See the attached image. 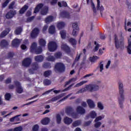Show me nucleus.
Instances as JSON below:
<instances>
[{
	"instance_id": "obj_1",
	"label": "nucleus",
	"mask_w": 131,
	"mask_h": 131,
	"mask_svg": "<svg viewBox=\"0 0 131 131\" xmlns=\"http://www.w3.org/2000/svg\"><path fill=\"white\" fill-rule=\"evenodd\" d=\"M76 113H72L71 114V116L73 117V118H78L79 117L78 116V114L80 115H83V114H85V109H84L81 106H78L76 108Z\"/></svg>"
},
{
	"instance_id": "obj_2",
	"label": "nucleus",
	"mask_w": 131,
	"mask_h": 131,
	"mask_svg": "<svg viewBox=\"0 0 131 131\" xmlns=\"http://www.w3.org/2000/svg\"><path fill=\"white\" fill-rule=\"evenodd\" d=\"M43 5L42 4H40L37 6V7L35 8V10L34 11V13H38V11L41 10V15H43L45 16L46 14H48V12L49 11V8L47 6H45V7H43Z\"/></svg>"
},
{
	"instance_id": "obj_3",
	"label": "nucleus",
	"mask_w": 131,
	"mask_h": 131,
	"mask_svg": "<svg viewBox=\"0 0 131 131\" xmlns=\"http://www.w3.org/2000/svg\"><path fill=\"white\" fill-rule=\"evenodd\" d=\"M115 42L117 49H122L123 48V39H119L116 35H115Z\"/></svg>"
},
{
	"instance_id": "obj_4",
	"label": "nucleus",
	"mask_w": 131,
	"mask_h": 131,
	"mask_svg": "<svg viewBox=\"0 0 131 131\" xmlns=\"http://www.w3.org/2000/svg\"><path fill=\"white\" fill-rule=\"evenodd\" d=\"M36 47H37V44L36 42H33L30 48V51L31 52H34L36 54H40L41 52H42V50L41 49V47L36 49Z\"/></svg>"
},
{
	"instance_id": "obj_5",
	"label": "nucleus",
	"mask_w": 131,
	"mask_h": 131,
	"mask_svg": "<svg viewBox=\"0 0 131 131\" xmlns=\"http://www.w3.org/2000/svg\"><path fill=\"white\" fill-rule=\"evenodd\" d=\"M86 89L89 92H96L99 91L100 87L97 84H92L86 86Z\"/></svg>"
},
{
	"instance_id": "obj_6",
	"label": "nucleus",
	"mask_w": 131,
	"mask_h": 131,
	"mask_svg": "<svg viewBox=\"0 0 131 131\" xmlns=\"http://www.w3.org/2000/svg\"><path fill=\"white\" fill-rule=\"evenodd\" d=\"M118 101L120 108H123V102H124V92H119Z\"/></svg>"
},
{
	"instance_id": "obj_7",
	"label": "nucleus",
	"mask_w": 131,
	"mask_h": 131,
	"mask_svg": "<svg viewBox=\"0 0 131 131\" xmlns=\"http://www.w3.org/2000/svg\"><path fill=\"white\" fill-rule=\"evenodd\" d=\"M64 69H65V67H64V64H63V63H57L55 64V71L56 72H62L64 71Z\"/></svg>"
},
{
	"instance_id": "obj_8",
	"label": "nucleus",
	"mask_w": 131,
	"mask_h": 131,
	"mask_svg": "<svg viewBox=\"0 0 131 131\" xmlns=\"http://www.w3.org/2000/svg\"><path fill=\"white\" fill-rule=\"evenodd\" d=\"M48 49L50 52H54L57 50V43L54 41H50L48 43Z\"/></svg>"
},
{
	"instance_id": "obj_9",
	"label": "nucleus",
	"mask_w": 131,
	"mask_h": 131,
	"mask_svg": "<svg viewBox=\"0 0 131 131\" xmlns=\"http://www.w3.org/2000/svg\"><path fill=\"white\" fill-rule=\"evenodd\" d=\"M72 28V35H73V36H76V35H77V32L78 31V26H77V24H76V23H74L73 24Z\"/></svg>"
},
{
	"instance_id": "obj_10",
	"label": "nucleus",
	"mask_w": 131,
	"mask_h": 131,
	"mask_svg": "<svg viewBox=\"0 0 131 131\" xmlns=\"http://www.w3.org/2000/svg\"><path fill=\"white\" fill-rule=\"evenodd\" d=\"M15 84L16 86V92L18 93V94H22V93H23V88L20 83L18 81H15Z\"/></svg>"
},
{
	"instance_id": "obj_11",
	"label": "nucleus",
	"mask_w": 131,
	"mask_h": 131,
	"mask_svg": "<svg viewBox=\"0 0 131 131\" xmlns=\"http://www.w3.org/2000/svg\"><path fill=\"white\" fill-rule=\"evenodd\" d=\"M23 66L25 67H28L31 64V59L30 58H25L22 62Z\"/></svg>"
},
{
	"instance_id": "obj_12",
	"label": "nucleus",
	"mask_w": 131,
	"mask_h": 131,
	"mask_svg": "<svg viewBox=\"0 0 131 131\" xmlns=\"http://www.w3.org/2000/svg\"><path fill=\"white\" fill-rule=\"evenodd\" d=\"M16 14H17V13L16 12V11L11 10L8 13H7L6 17L7 19H11V18H13V17H14V16H15V15H16Z\"/></svg>"
},
{
	"instance_id": "obj_13",
	"label": "nucleus",
	"mask_w": 131,
	"mask_h": 131,
	"mask_svg": "<svg viewBox=\"0 0 131 131\" xmlns=\"http://www.w3.org/2000/svg\"><path fill=\"white\" fill-rule=\"evenodd\" d=\"M97 9L100 11L101 14H102V12L104 10V7L101 4L100 0H97Z\"/></svg>"
},
{
	"instance_id": "obj_14",
	"label": "nucleus",
	"mask_w": 131,
	"mask_h": 131,
	"mask_svg": "<svg viewBox=\"0 0 131 131\" xmlns=\"http://www.w3.org/2000/svg\"><path fill=\"white\" fill-rule=\"evenodd\" d=\"M65 26H66V24L63 21H59L56 25V27L59 30L63 29Z\"/></svg>"
},
{
	"instance_id": "obj_15",
	"label": "nucleus",
	"mask_w": 131,
	"mask_h": 131,
	"mask_svg": "<svg viewBox=\"0 0 131 131\" xmlns=\"http://www.w3.org/2000/svg\"><path fill=\"white\" fill-rule=\"evenodd\" d=\"M86 102L89 105V106L91 109H94L95 107H96V104L92 99H88Z\"/></svg>"
},
{
	"instance_id": "obj_16",
	"label": "nucleus",
	"mask_w": 131,
	"mask_h": 131,
	"mask_svg": "<svg viewBox=\"0 0 131 131\" xmlns=\"http://www.w3.org/2000/svg\"><path fill=\"white\" fill-rule=\"evenodd\" d=\"M39 32V30L37 28H35L32 32L31 34V36L33 38H35L37 35H38V33Z\"/></svg>"
},
{
	"instance_id": "obj_17",
	"label": "nucleus",
	"mask_w": 131,
	"mask_h": 131,
	"mask_svg": "<svg viewBox=\"0 0 131 131\" xmlns=\"http://www.w3.org/2000/svg\"><path fill=\"white\" fill-rule=\"evenodd\" d=\"M89 117L90 118H92L93 119L96 118L97 117V113L95 111H92L90 112L89 116L86 117V119H89Z\"/></svg>"
},
{
	"instance_id": "obj_18",
	"label": "nucleus",
	"mask_w": 131,
	"mask_h": 131,
	"mask_svg": "<svg viewBox=\"0 0 131 131\" xmlns=\"http://www.w3.org/2000/svg\"><path fill=\"white\" fill-rule=\"evenodd\" d=\"M72 121H73L72 119L68 117H66L63 119V122L66 124H67L68 125H69V124H71V123H72Z\"/></svg>"
},
{
	"instance_id": "obj_19",
	"label": "nucleus",
	"mask_w": 131,
	"mask_h": 131,
	"mask_svg": "<svg viewBox=\"0 0 131 131\" xmlns=\"http://www.w3.org/2000/svg\"><path fill=\"white\" fill-rule=\"evenodd\" d=\"M38 64L37 63H33V69L32 70H29V73L30 74H33V72L35 71V70H37L38 69Z\"/></svg>"
},
{
	"instance_id": "obj_20",
	"label": "nucleus",
	"mask_w": 131,
	"mask_h": 131,
	"mask_svg": "<svg viewBox=\"0 0 131 131\" xmlns=\"http://www.w3.org/2000/svg\"><path fill=\"white\" fill-rule=\"evenodd\" d=\"M56 32V27L54 25H52L49 27V33L50 34H54Z\"/></svg>"
},
{
	"instance_id": "obj_21",
	"label": "nucleus",
	"mask_w": 131,
	"mask_h": 131,
	"mask_svg": "<svg viewBox=\"0 0 131 131\" xmlns=\"http://www.w3.org/2000/svg\"><path fill=\"white\" fill-rule=\"evenodd\" d=\"M50 122V118L46 117L43 118L41 120V123L43 124V125H47Z\"/></svg>"
},
{
	"instance_id": "obj_22",
	"label": "nucleus",
	"mask_w": 131,
	"mask_h": 131,
	"mask_svg": "<svg viewBox=\"0 0 131 131\" xmlns=\"http://www.w3.org/2000/svg\"><path fill=\"white\" fill-rule=\"evenodd\" d=\"M10 31H11V29H6V30L1 33L0 36L1 37H5V36H6V35H7L9 32H10Z\"/></svg>"
},
{
	"instance_id": "obj_23",
	"label": "nucleus",
	"mask_w": 131,
	"mask_h": 131,
	"mask_svg": "<svg viewBox=\"0 0 131 131\" xmlns=\"http://www.w3.org/2000/svg\"><path fill=\"white\" fill-rule=\"evenodd\" d=\"M61 49L62 50H63V51L67 52V53L70 52V48H69V47L67 46L66 44H62L61 45Z\"/></svg>"
},
{
	"instance_id": "obj_24",
	"label": "nucleus",
	"mask_w": 131,
	"mask_h": 131,
	"mask_svg": "<svg viewBox=\"0 0 131 131\" xmlns=\"http://www.w3.org/2000/svg\"><path fill=\"white\" fill-rule=\"evenodd\" d=\"M20 42H21V40L18 39H14L12 41V46L13 47H18V46L20 45Z\"/></svg>"
},
{
	"instance_id": "obj_25",
	"label": "nucleus",
	"mask_w": 131,
	"mask_h": 131,
	"mask_svg": "<svg viewBox=\"0 0 131 131\" xmlns=\"http://www.w3.org/2000/svg\"><path fill=\"white\" fill-rule=\"evenodd\" d=\"M98 68L99 69L100 72H102L104 70V62L103 61L99 62Z\"/></svg>"
},
{
	"instance_id": "obj_26",
	"label": "nucleus",
	"mask_w": 131,
	"mask_h": 131,
	"mask_svg": "<svg viewBox=\"0 0 131 131\" xmlns=\"http://www.w3.org/2000/svg\"><path fill=\"white\" fill-rule=\"evenodd\" d=\"M38 41L40 47H46V45H47V41H46V40L41 38L39 39Z\"/></svg>"
},
{
	"instance_id": "obj_27",
	"label": "nucleus",
	"mask_w": 131,
	"mask_h": 131,
	"mask_svg": "<svg viewBox=\"0 0 131 131\" xmlns=\"http://www.w3.org/2000/svg\"><path fill=\"white\" fill-rule=\"evenodd\" d=\"M119 93H124V90H123V83L121 82H119Z\"/></svg>"
},
{
	"instance_id": "obj_28",
	"label": "nucleus",
	"mask_w": 131,
	"mask_h": 131,
	"mask_svg": "<svg viewBox=\"0 0 131 131\" xmlns=\"http://www.w3.org/2000/svg\"><path fill=\"white\" fill-rule=\"evenodd\" d=\"M43 60V57L41 55H38L35 57V61L36 62H42Z\"/></svg>"
},
{
	"instance_id": "obj_29",
	"label": "nucleus",
	"mask_w": 131,
	"mask_h": 131,
	"mask_svg": "<svg viewBox=\"0 0 131 131\" xmlns=\"http://www.w3.org/2000/svg\"><path fill=\"white\" fill-rule=\"evenodd\" d=\"M54 20V17L52 16L47 17L45 19V22L47 24H49V23H51V22H53Z\"/></svg>"
},
{
	"instance_id": "obj_30",
	"label": "nucleus",
	"mask_w": 131,
	"mask_h": 131,
	"mask_svg": "<svg viewBox=\"0 0 131 131\" xmlns=\"http://www.w3.org/2000/svg\"><path fill=\"white\" fill-rule=\"evenodd\" d=\"M127 51L128 54H131V39L128 40V46L127 47Z\"/></svg>"
},
{
	"instance_id": "obj_31",
	"label": "nucleus",
	"mask_w": 131,
	"mask_h": 131,
	"mask_svg": "<svg viewBox=\"0 0 131 131\" xmlns=\"http://www.w3.org/2000/svg\"><path fill=\"white\" fill-rule=\"evenodd\" d=\"M80 124H81V120H76L74 121L72 125L74 127H76V126H79V125H80Z\"/></svg>"
},
{
	"instance_id": "obj_32",
	"label": "nucleus",
	"mask_w": 131,
	"mask_h": 131,
	"mask_svg": "<svg viewBox=\"0 0 131 131\" xmlns=\"http://www.w3.org/2000/svg\"><path fill=\"white\" fill-rule=\"evenodd\" d=\"M61 16L63 18H68V19H69L70 18V15L69 14V13L63 12L61 13Z\"/></svg>"
},
{
	"instance_id": "obj_33",
	"label": "nucleus",
	"mask_w": 131,
	"mask_h": 131,
	"mask_svg": "<svg viewBox=\"0 0 131 131\" xmlns=\"http://www.w3.org/2000/svg\"><path fill=\"white\" fill-rule=\"evenodd\" d=\"M28 9V6L25 5L19 11L20 14H24L26 12V10Z\"/></svg>"
},
{
	"instance_id": "obj_34",
	"label": "nucleus",
	"mask_w": 131,
	"mask_h": 131,
	"mask_svg": "<svg viewBox=\"0 0 131 131\" xmlns=\"http://www.w3.org/2000/svg\"><path fill=\"white\" fill-rule=\"evenodd\" d=\"M0 45L1 47H7V46H9V42L4 39L1 41Z\"/></svg>"
},
{
	"instance_id": "obj_35",
	"label": "nucleus",
	"mask_w": 131,
	"mask_h": 131,
	"mask_svg": "<svg viewBox=\"0 0 131 131\" xmlns=\"http://www.w3.org/2000/svg\"><path fill=\"white\" fill-rule=\"evenodd\" d=\"M15 34L17 35H19L20 34L21 32H22V28L21 27L17 28L15 30Z\"/></svg>"
},
{
	"instance_id": "obj_36",
	"label": "nucleus",
	"mask_w": 131,
	"mask_h": 131,
	"mask_svg": "<svg viewBox=\"0 0 131 131\" xmlns=\"http://www.w3.org/2000/svg\"><path fill=\"white\" fill-rule=\"evenodd\" d=\"M88 81H82L79 83H77L75 86L74 88H79V86H81V85L84 84V83H86Z\"/></svg>"
},
{
	"instance_id": "obj_37",
	"label": "nucleus",
	"mask_w": 131,
	"mask_h": 131,
	"mask_svg": "<svg viewBox=\"0 0 131 131\" xmlns=\"http://www.w3.org/2000/svg\"><path fill=\"white\" fill-rule=\"evenodd\" d=\"M99 59V57L97 56H93V57H90V61L92 63H95Z\"/></svg>"
},
{
	"instance_id": "obj_38",
	"label": "nucleus",
	"mask_w": 131,
	"mask_h": 131,
	"mask_svg": "<svg viewBox=\"0 0 131 131\" xmlns=\"http://www.w3.org/2000/svg\"><path fill=\"white\" fill-rule=\"evenodd\" d=\"M60 34L61 35V38H62V39L65 38V37H66V31H65V30L60 31Z\"/></svg>"
},
{
	"instance_id": "obj_39",
	"label": "nucleus",
	"mask_w": 131,
	"mask_h": 131,
	"mask_svg": "<svg viewBox=\"0 0 131 131\" xmlns=\"http://www.w3.org/2000/svg\"><path fill=\"white\" fill-rule=\"evenodd\" d=\"M105 118V115H102L101 116H99L98 117H97L94 120V121H100V120H102V119H104Z\"/></svg>"
},
{
	"instance_id": "obj_40",
	"label": "nucleus",
	"mask_w": 131,
	"mask_h": 131,
	"mask_svg": "<svg viewBox=\"0 0 131 131\" xmlns=\"http://www.w3.org/2000/svg\"><path fill=\"white\" fill-rule=\"evenodd\" d=\"M95 124H94V126L95 127H96V128H99V127L100 126H101V125H102V123L100 121H94Z\"/></svg>"
},
{
	"instance_id": "obj_41",
	"label": "nucleus",
	"mask_w": 131,
	"mask_h": 131,
	"mask_svg": "<svg viewBox=\"0 0 131 131\" xmlns=\"http://www.w3.org/2000/svg\"><path fill=\"white\" fill-rule=\"evenodd\" d=\"M61 97H62L61 96V95H58L52 98L50 101H51L52 102H56V101H58L59 99H61Z\"/></svg>"
},
{
	"instance_id": "obj_42",
	"label": "nucleus",
	"mask_w": 131,
	"mask_h": 131,
	"mask_svg": "<svg viewBox=\"0 0 131 131\" xmlns=\"http://www.w3.org/2000/svg\"><path fill=\"white\" fill-rule=\"evenodd\" d=\"M52 74V71H47L44 72L43 75L45 77H49Z\"/></svg>"
},
{
	"instance_id": "obj_43",
	"label": "nucleus",
	"mask_w": 131,
	"mask_h": 131,
	"mask_svg": "<svg viewBox=\"0 0 131 131\" xmlns=\"http://www.w3.org/2000/svg\"><path fill=\"white\" fill-rule=\"evenodd\" d=\"M97 106L100 110H103L104 109V105L101 102H98L97 103Z\"/></svg>"
},
{
	"instance_id": "obj_44",
	"label": "nucleus",
	"mask_w": 131,
	"mask_h": 131,
	"mask_svg": "<svg viewBox=\"0 0 131 131\" xmlns=\"http://www.w3.org/2000/svg\"><path fill=\"white\" fill-rule=\"evenodd\" d=\"M51 83H52V82H51V80L48 79H46L43 81V84L45 85H50Z\"/></svg>"
},
{
	"instance_id": "obj_45",
	"label": "nucleus",
	"mask_w": 131,
	"mask_h": 131,
	"mask_svg": "<svg viewBox=\"0 0 131 131\" xmlns=\"http://www.w3.org/2000/svg\"><path fill=\"white\" fill-rule=\"evenodd\" d=\"M88 91V89H86V86L84 88H82L79 90L76 94H82V93H84V92H86Z\"/></svg>"
},
{
	"instance_id": "obj_46",
	"label": "nucleus",
	"mask_w": 131,
	"mask_h": 131,
	"mask_svg": "<svg viewBox=\"0 0 131 131\" xmlns=\"http://www.w3.org/2000/svg\"><path fill=\"white\" fill-rule=\"evenodd\" d=\"M62 120V118L60 115H57L56 116V121L57 123H61V121Z\"/></svg>"
},
{
	"instance_id": "obj_47",
	"label": "nucleus",
	"mask_w": 131,
	"mask_h": 131,
	"mask_svg": "<svg viewBox=\"0 0 131 131\" xmlns=\"http://www.w3.org/2000/svg\"><path fill=\"white\" fill-rule=\"evenodd\" d=\"M58 5L60 8L62 7H67V3L65 2H62L61 4V3L58 2Z\"/></svg>"
},
{
	"instance_id": "obj_48",
	"label": "nucleus",
	"mask_w": 131,
	"mask_h": 131,
	"mask_svg": "<svg viewBox=\"0 0 131 131\" xmlns=\"http://www.w3.org/2000/svg\"><path fill=\"white\" fill-rule=\"evenodd\" d=\"M54 57L56 58V59H59V58H61L62 57V53L60 52H57L55 54Z\"/></svg>"
},
{
	"instance_id": "obj_49",
	"label": "nucleus",
	"mask_w": 131,
	"mask_h": 131,
	"mask_svg": "<svg viewBox=\"0 0 131 131\" xmlns=\"http://www.w3.org/2000/svg\"><path fill=\"white\" fill-rule=\"evenodd\" d=\"M47 61H50V62H53L55 60V57L54 56H49L47 58Z\"/></svg>"
},
{
	"instance_id": "obj_50",
	"label": "nucleus",
	"mask_w": 131,
	"mask_h": 131,
	"mask_svg": "<svg viewBox=\"0 0 131 131\" xmlns=\"http://www.w3.org/2000/svg\"><path fill=\"white\" fill-rule=\"evenodd\" d=\"M69 41L73 46H75L76 45V40H75L74 38H71Z\"/></svg>"
},
{
	"instance_id": "obj_51",
	"label": "nucleus",
	"mask_w": 131,
	"mask_h": 131,
	"mask_svg": "<svg viewBox=\"0 0 131 131\" xmlns=\"http://www.w3.org/2000/svg\"><path fill=\"white\" fill-rule=\"evenodd\" d=\"M5 100L6 101H10V99H11V94L9 93H7L5 95Z\"/></svg>"
},
{
	"instance_id": "obj_52",
	"label": "nucleus",
	"mask_w": 131,
	"mask_h": 131,
	"mask_svg": "<svg viewBox=\"0 0 131 131\" xmlns=\"http://www.w3.org/2000/svg\"><path fill=\"white\" fill-rule=\"evenodd\" d=\"M70 96H72V93L69 94V95H67L64 98L61 99L59 102H63V101H65V100H67Z\"/></svg>"
},
{
	"instance_id": "obj_53",
	"label": "nucleus",
	"mask_w": 131,
	"mask_h": 131,
	"mask_svg": "<svg viewBox=\"0 0 131 131\" xmlns=\"http://www.w3.org/2000/svg\"><path fill=\"white\" fill-rule=\"evenodd\" d=\"M95 45H96L94 49V52H97L98 50H99V48H100V45L99 44H97V42L95 41Z\"/></svg>"
},
{
	"instance_id": "obj_54",
	"label": "nucleus",
	"mask_w": 131,
	"mask_h": 131,
	"mask_svg": "<svg viewBox=\"0 0 131 131\" xmlns=\"http://www.w3.org/2000/svg\"><path fill=\"white\" fill-rule=\"evenodd\" d=\"M91 6H92V9L93 10V12L94 13H97V10H96V7L95 6V4H94V3L92 2Z\"/></svg>"
},
{
	"instance_id": "obj_55",
	"label": "nucleus",
	"mask_w": 131,
	"mask_h": 131,
	"mask_svg": "<svg viewBox=\"0 0 131 131\" xmlns=\"http://www.w3.org/2000/svg\"><path fill=\"white\" fill-rule=\"evenodd\" d=\"M43 67L44 68H51V64L45 63L43 64Z\"/></svg>"
},
{
	"instance_id": "obj_56",
	"label": "nucleus",
	"mask_w": 131,
	"mask_h": 131,
	"mask_svg": "<svg viewBox=\"0 0 131 131\" xmlns=\"http://www.w3.org/2000/svg\"><path fill=\"white\" fill-rule=\"evenodd\" d=\"M21 50H24V51L27 50V46L24 44H23L21 46Z\"/></svg>"
},
{
	"instance_id": "obj_57",
	"label": "nucleus",
	"mask_w": 131,
	"mask_h": 131,
	"mask_svg": "<svg viewBox=\"0 0 131 131\" xmlns=\"http://www.w3.org/2000/svg\"><path fill=\"white\" fill-rule=\"evenodd\" d=\"M82 55V53L77 54V56L76 57L75 60L76 61H79V59H80V57Z\"/></svg>"
},
{
	"instance_id": "obj_58",
	"label": "nucleus",
	"mask_w": 131,
	"mask_h": 131,
	"mask_svg": "<svg viewBox=\"0 0 131 131\" xmlns=\"http://www.w3.org/2000/svg\"><path fill=\"white\" fill-rule=\"evenodd\" d=\"M38 127H39L38 125H35L33 127V131H37V130H38Z\"/></svg>"
},
{
	"instance_id": "obj_59",
	"label": "nucleus",
	"mask_w": 131,
	"mask_h": 131,
	"mask_svg": "<svg viewBox=\"0 0 131 131\" xmlns=\"http://www.w3.org/2000/svg\"><path fill=\"white\" fill-rule=\"evenodd\" d=\"M13 131H22V127L19 126V127H15Z\"/></svg>"
},
{
	"instance_id": "obj_60",
	"label": "nucleus",
	"mask_w": 131,
	"mask_h": 131,
	"mask_svg": "<svg viewBox=\"0 0 131 131\" xmlns=\"http://www.w3.org/2000/svg\"><path fill=\"white\" fill-rule=\"evenodd\" d=\"M9 0H7L3 4V8H6V7H7V6H8V4H9Z\"/></svg>"
},
{
	"instance_id": "obj_61",
	"label": "nucleus",
	"mask_w": 131,
	"mask_h": 131,
	"mask_svg": "<svg viewBox=\"0 0 131 131\" xmlns=\"http://www.w3.org/2000/svg\"><path fill=\"white\" fill-rule=\"evenodd\" d=\"M21 116V115H16L14 117V119H15L16 121H19L20 120V117Z\"/></svg>"
},
{
	"instance_id": "obj_62",
	"label": "nucleus",
	"mask_w": 131,
	"mask_h": 131,
	"mask_svg": "<svg viewBox=\"0 0 131 131\" xmlns=\"http://www.w3.org/2000/svg\"><path fill=\"white\" fill-rule=\"evenodd\" d=\"M111 64V61L108 60L106 65L105 66L106 69H108L109 68V67L110 66Z\"/></svg>"
},
{
	"instance_id": "obj_63",
	"label": "nucleus",
	"mask_w": 131,
	"mask_h": 131,
	"mask_svg": "<svg viewBox=\"0 0 131 131\" xmlns=\"http://www.w3.org/2000/svg\"><path fill=\"white\" fill-rule=\"evenodd\" d=\"M58 3V0H52V2H51V5L53 6L56 5Z\"/></svg>"
},
{
	"instance_id": "obj_64",
	"label": "nucleus",
	"mask_w": 131,
	"mask_h": 131,
	"mask_svg": "<svg viewBox=\"0 0 131 131\" xmlns=\"http://www.w3.org/2000/svg\"><path fill=\"white\" fill-rule=\"evenodd\" d=\"M15 5V2H13L9 6V8L10 9H13V7L14 6V5Z\"/></svg>"
}]
</instances>
